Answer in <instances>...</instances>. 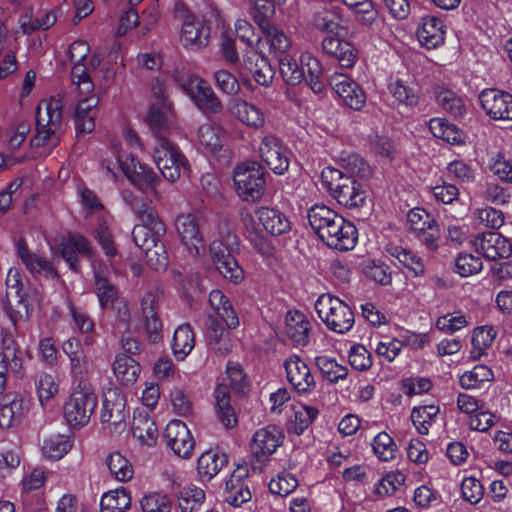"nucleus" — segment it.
Returning a JSON list of instances; mask_svg holds the SVG:
<instances>
[{"label": "nucleus", "mask_w": 512, "mask_h": 512, "mask_svg": "<svg viewBox=\"0 0 512 512\" xmlns=\"http://www.w3.org/2000/svg\"><path fill=\"white\" fill-rule=\"evenodd\" d=\"M72 448L68 436L57 434L46 438L43 442L42 452L45 457L53 460L61 459Z\"/></svg>", "instance_id": "57"}, {"label": "nucleus", "mask_w": 512, "mask_h": 512, "mask_svg": "<svg viewBox=\"0 0 512 512\" xmlns=\"http://www.w3.org/2000/svg\"><path fill=\"white\" fill-rule=\"evenodd\" d=\"M315 310L325 326L335 333L345 334L354 326L355 316L350 306L330 293L317 298Z\"/></svg>", "instance_id": "5"}, {"label": "nucleus", "mask_w": 512, "mask_h": 512, "mask_svg": "<svg viewBox=\"0 0 512 512\" xmlns=\"http://www.w3.org/2000/svg\"><path fill=\"white\" fill-rule=\"evenodd\" d=\"M174 113L170 101L155 102L151 105L148 124L155 136L156 143L160 137H165L164 134L169 129L173 122Z\"/></svg>", "instance_id": "33"}, {"label": "nucleus", "mask_w": 512, "mask_h": 512, "mask_svg": "<svg viewBox=\"0 0 512 512\" xmlns=\"http://www.w3.org/2000/svg\"><path fill=\"white\" fill-rule=\"evenodd\" d=\"M357 23L363 26H372L378 19V10L372 0H362L348 7Z\"/></svg>", "instance_id": "63"}, {"label": "nucleus", "mask_w": 512, "mask_h": 512, "mask_svg": "<svg viewBox=\"0 0 512 512\" xmlns=\"http://www.w3.org/2000/svg\"><path fill=\"white\" fill-rule=\"evenodd\" d=\"M180 40L187 48L202 49L209 43L210 28L203 20L188 13L183 20Z\"/></svg>", "instance_id": "24"}, {"label": "nucleus", "mask_w": 512, "mask_h": 512, "mask_svg": "<svg viewBox=\"0 0 512 512\" xmlns=\"http://www.w3.org/2000/svg\"><path fill=\"white\" fill-rule=\"evenodd\" d=\"M89 52L90 47L83 40L74 41L69 47V56L73 63L71 70L72 85L82 93H91L95 88L86 63Z\"/></svg>", "instance_id": "11"}, {"label": "nucleus", "mask_w": 512, "mask_h": 512, "mask_svg": "<svg viewBox=\"0 0 512 512\" xmlns=\"http://www.w3.org/2000/svg\"><path fill=\"white\" fill-rule=\"evenodd\" d=\"M202 223L203 217L199 212L181 213L175 219V229L181 242L195 256H199L204 250L200 231Z\"/></svg>", "instance_id": "12"}, {"label": "nucleus", "mask_w": 512, "mask_h": 512, "mask_svg": "<svg viewBox=\"0 0 512 512\" xmlns=\"http://www.w3.org/2000/svg\"><path fill=\"white\" fill-rule=\"evenodd\" d=\"M217 417L225 428H232L237 423V416L230 404V394L226 385L220 384L214 391Z\"/></svg>", "instance_id": "41"}, {"label": "nucleus", "mask_w": 512, "mask_h": 512, "mask_svg": "<svg viewBox=\"0 0 512 512\" xmlns=\"http://www.w3.org/2000/svg\"><path fill=\"white\" fill-rule=\"evenodd\" d=\"M226 464V457L214 450L200 455L197 461V472L203 481H210Z\"/></svg>", "instance_id": "46"}, {"label": "nucleus", "mask_w": 512, "mask_h": 512, "mask_svg": "<svg viewBox=\"0 0 512 512\" xmlns=\"http://www.w3.org/2000/svg\"><path fill=\"white\" fill-rule=\"evenodd\" d=\"M1 336L0 364L11 373L20 375L24 364V352L10 332L3 330Z\"/></svg>", "instance_id": "32"}, {"label": "nucleus", "mask_w": 512, "mask_h": 512, "mask_svg": "<svg viewBox=\"0 0 512 512\" xmlns=\"http://www.w3.org/2000/svg\"><path fill=\"white\" fill-rule=\"evenodd\" d=\"M81 99L78 100L74 112V124L77 134L91 133L95 129V119L98 114L99 98L94 90L91 93H82L77 90Z\"/></svg>", "instance_id": "21"}, {"label": "nucleus", "mask_w": 512, "mask_h": 512, "mask_svg": "<svg viewBox=\"0 0 512 512\" xmlns=\"http://www.w3.org/2000/svg\"><path fill=\"white\" fill-rule=\"evenodd\" d=\"M496 332L492 326H480L473 330L472 333V349L470 358L473 360L480 359L486 354L495 339Z\"/></svg>", "instance_id": "48"}, {"label": "nucleus", "mask_w": 512, "mask_h": 512, "mask_svg": "<svg viewBox=\"0 0 512 512\" xmlns=\"http://www.w3.org/2000/svg\"><path fill=\"white\" fill-rule=\"evenodd\" d=\"M386 251L405 268L410 270L414 276L417 277L424 274L425 268L423 260L412 251L396 245L388 246Z\"/></svg>", "instance_id": "50"}, {"label": "nucleus", "mask_w": 512, "mask_h": 512, "mask_svg": "<svg viewBox=\"0 0 512 512\" xmlns=\"http://www.w3.org/2000/svg\"><path fill=\"white\" fill-rule=\"evenodd\" d=\"M283 434L276 426H267L258 429L250 443V450L261 464L265 463L277 448L282 444Z\"/></svg>", "instance_id": "20"}, {"label": "nucleus", "mask_w": 512, "mask_h": 512, "mask_svg": "<svg viewBox=\"0 0 512 512\" xmlns=\"http://www.w3.org/2000/svg\"><path fill=\"white\" fill-rule=\"evenodd\" d=\"M321 180L323 187L340 205L352 209L364 204L366 191L353 176H348L339 169L326 167L322 170Z\"/></svg>", "instance_id": "3"}, {"label": "nucleus", "mask_w": 512, "mask_h": 512, "mask_svg": "<svg viewBox=\"0 0 512 512\" xmlns=\"http://www.w3.org/2000/svg\"><path fill=\"white\" fill-rule=\"evenodd\" d=\"M328 83L344 106L355 111H360L365 106L364 90L348 75L335 72L329 76Z\"/></svg>", "instance_id": "15"}, {"label": "nucleus", "mask_w": 512, "mask_h": 512, "mask_svg": "<svg viewBox=\"0 0 512 512\" xmlns=\"http://www.w3.org/2000/svg\"><path fill=\"white\" fill-rule=\"evenodd\" d=\"M209 326L206 337L209 347L220 355H226L231 351L232 345L229 333L218 322L215 316L209 315Z\"/></svg>", "instance_id": "42"}, {"label": "nucleus", "mask_w": 512, "mask_h": 512, "mask_svg": "<svg viewBox=\"0 0 512 512\" xmlns=\"http://www.w3.org/2000/svg\"><path fill=\"white\" fill-rule=\"evenodd\" d=\"M16 252L23 265L34 277H44L47 279L58 277V273L52 263L44 256L31 252L24 239L17 241Z\"/></svg>", "instance_id": "25"}, {"label": "nucleus", "mask_w": 512, "mask_h": 512, "mask_svg": "<svg viewBox=\"0 0 512 512\" xmlns=\"http://www.w3.org/2000/svg\"><path fill=\"white\" fill-rule=\"evenodd\" d=\"M429 130L438 139L452 144L460 145L465 141V135L455 124L442 117H435L428 122Z\"/></svg>", "instance_id": "40"}, {"label": "nucleus", "mask_w": 512, "mask_h": 512, "mask_svg": "<svg viewBox=\"0 0 512 512\" xmlns=\"http://www.w3.org/2000/svg\"><path fill=\"white\" fill-rule=\"evenodd\" d=\"M95 283L94 289L102 308H108L114 305L117 300L118 292L115 285L100 270L94 271Z\"/></svg>", "instance_id": "49"}, {"label": "nucleus", "mask_w": 512, "mask_h": 512, "mask_svg": "<svg viewBox=\"0 0 512 512\" xmlns=\"http://www.w3.org/2000/svg\"><path fill=\"white\" fill-rule=\"evenodd\" d=\"M163 437L166 444L177 456L188 459L191 457L195 441L187 427L180 420H171L164 430Z\"/></svg>", "instance_id": "18"}, {"label": "nucleus", "mask_w": 512, "mask_h": 512, "mask_svg": "<svg viewBox=\"0 0 512 512\" xmlns=\"http://www.w3.org/2000/svg\"><path fill=\"white\" fill-rule=\"evenodd\" d=\"M311 323L304 313L290 310L285 316V336L296 346H306L309 342Z\"/></svg>", "instance_id": "31"}, {"label": "nucleus", "mask_w": 512, "mask_h": 512, "mask_svg": "<svg viewBox=\"0 0 512 512\" xmlns=\"http://www.w3.org/2000/svg\"><path fill=\"white\" fill-rule=\"evenodd\" d=\"M446 169L448 177L460 185L471 184L475 181V170L463 160L451 161Z\"/></svg>", "instance_id": "60"}, {"label": "nucleus", "mask_w": 512, "mask_h": 512, "mask_svg": "<svg viewBox=\"0 0 512 512\" xmlns=\"http://www.w3.org/2000/svg\"><path fill=\"white\" fill-rule=\"evenodd\" d=\"M407 224L411 232L430 250L438 247L440 230L437 222L426 210L414 208L407 214Z\"/></svg>", "instance_id": "14"}, {"label": "nucleus", "mask_w": 512, "mask_h": 512, "mask_svg": "<svg viewBox=\"0 0 512 512\" xmlns=\"http://www.w3.org/2000/svg\"><path fill=\"white\" fill-rule=\"evenodd\" d=\"M172 351L177 360L183 361L194 349L195 335L189 324L176 328L172 339Z\"/></svg>", "instance_id": "45"}, {"label": "nucleus", "mask_w": 512, "mask_h": 512, "mask_svg": "<svg viewBox=\"0 0 512 512\" xmlns=\"http://www.w3.org/2000/svg\"><path fill=\"white\" fill-rule=\"evenodd\" d=\"M289 383L300 393H308L315 388V380L308 365L297 355L284 362Z\"/></svg>", "instance_id": "27"}, {"label": "nucleus", "mask_w": 512, "mask_h": 512, "mask_svg": "<svg viewBox=\"0 0 512 512\" xmlns=\"http://www.w3.org/2000/svg\"><path fill=\"white\" fill-rule=\"evenodd\" d=\"M483 269L481 258L470 253H459L455 258L454 271L461 277H470Z\"/></svg>", "instance_id": "62"}, {"label": "nucleus", "mask_w": 512, "mask_h": 512, "mask_svg": "<svg viewBox=\"0 0 512 512\" xmlns=\"http://www.w3.org/2000/svg\"><path fill=\"white\" fill-rule=\"evenodd\" d=\"M141 368L137 361L125 354L117 355L113 363L115 377L126 386L134 384L140 374Z\"/></svg>", "instance_id": "44"}, {"label": "nucleus", "mask_w": 512, "mask_h": 512, "mask_svg": "<svg viewBox=\"0 0 512 512\" xmlns=\"http://www.w3.org/2000/svg\"><path fill=\"white\" fill-rule=\"evenodd\" d=\"M372 450L378 460L389 462L396 458L397 445L385 431L379 432L372 440Z\"/></svg>", "instance_id": "56"}, {"label": "nucleus", "mask_w": 512, "mask_h": 512, "mask_svg": "<svg viewBox=\"0 0 512 512\" xmlns=\"http://www.w3.org/2000/svg\"><path fill=\"white\" fill-rule=\"evenodd\" d=\"M62 125V101L51 97L39 103L36 112V133L31 139V146L43 148L49 153L60 141Z\"/></svg>", "instance_id": "1"}, {"label": "nucleus", "mask_w": 512, "mask_h": 512, "mask_svg": "<svg viewBox=\"0 0 512 512\" xmlns=\"http://www.w3.org/2000/svg\"><path fill=\"white\" fill-rule=\"evenodd\" d=\"M259 155L262 161L276 175H283L290 165V151L282 141L272 134L261 138Z\"/></svg>", "instance_id": "13"}, {"label": "nucleus", "mask_w": 512, "mask_h": 512, "mask_svg": "<svg viewBox=\"0 0 512 512\" xmlns=\"http://www.w3.org/2000/svg\"><path fill=\"white\" fill-rule=\"evenodd\" d=\"M311 25L317 31L327 35H339V31L342 29L340 15L328 9L316 12L311 20Z\"/></svg>", "instance_id": "51"}, {"label": "nucleus", "mask_w": 512, "mask_h": 512, "mask_svg": "<svg viewBox=\"0 0 512 512\" xmlns=\"http://www.w3.org/2000/svg\"><path fill=\"white\" fill-rule=\"evenodd\" d=\"M209 305L214 316L219 317L230 329L239 326V318L227 296L219 289H214L209 294Z\"/></svg>", "instance_id": "37"}, {"label": "nucleus", "mask_w": 512, "mask_h": 512, "mask_svg": "<svg viewBox=\"0 0 512 512\" xmlns=\"http://www.w3.org/2000/svg\"><path fill=\"white\" fill-rule=\"evenodd\" d=\"M166 233V225L157 213L150 211L146 214L144 223L136 225L132 231V238L136 246L142 251L152 248L161 242Z\"/></svg>", "instance_id": "19"}, {"label": "nucleus", "mask_w": 512, "mask_h": 512, "mask_svg": "<svg viewBox=\"0 0 512 512\" xmlns=\"http://www.w3.org/2000/svg\"><path fill=\"white\" fill-rule=\"evenodd\" d=\"M339 227L336 228V231L331 235V240H324L328 247L339 250V251H348L355 247L358 233L357 229L353 223L347 221L342 216L339 220Z\"/></svg>", "instance_id": "38"}, {"label": "nucleus", "mask_w": 512, "mask_h": 512, "mask_svg": "<svg viewBox=\"0 0 512 512\" xmlns=\"http://www.w3.org/2000/svg\"><path fill=\"white\" fill-rule=\"evenodd\" d=\"M233 180L235 190L243 201H258L265 192V171L257 162L237 165L234 169Z\"/></svg>", "instance_id": "7"}, {"label": "nucleus", "mask_w": 512, "mask_h": 512, "mask_svg": "<svg viewBox=\"0 0 512 512\" xmlns=\"http://www.w3.org/2000/svg\"><path fill=\"white\" fill-rule=\"evenodd\" d=\"M157 295L151 291L146 292L141 299V312L144 329L151 343H158L162 339V322L157 315Z\"/></svg>", "instance_id": "29"}, {"label": "nucleus", "mask_w": 512, "mask_h": 512, "mask_svg": "<svg viewBox=\"0 0 512 512\" xmlns=\"http://www.w3.org/2000/svg\"><path fill=\"white\" fill-rule=\"evenodd\" d=\"M173 79L198 110L210 114H220L223 111L220 98L204 78L181 67L174 70Z\"/></svg>", "instance_id": "2"}, {"label": "nucleus", "mask_w": 512, "mask_h": 512, "mask_svg": "<svg viewBox=\"0 0 512 512\" xmlns=\"http://www.w3.org/2000/svg\"><path fill=\"white\" fill-rule=\"evenodd\" d=\"M209 253L216 269L225 279L235 284L244 279L243 269L221 240H214L210 244Z\"/></svg>", "instance_id": "17"}, {"label": "nucleus", "mask_w": 512, "mask_h": 512, "mask_svg": "<svg viewBox=\"0 0 512 512\" xmlns=\"http://www.w3.org/2000/svg\"><path fill=\"white\" fill-rule=\"evenodd\" d=\"M315 364L320 370L322 376L331 383H337L348 375V368L337 363V361L329 356L320 355L315 358Z\"/></svg>", "instance_id": "53"}, {"label": "nucleus", "mask_w": 512, "mask_h": 512, "mask_svg": "<svg viewBox=\"0 0 512 512\" xmlns=\"http://www.w3.org/2000/svg\"><path fill=\"white\" fill-rule=\"evenodd\" d=\"M197 138L207 151L216 153L222 149L226 141V132L221 125L206 122L198 128Z\"/></svg>", "instance_id": "39"}, {"label": "nucleus", "mask_w": 512, "mask_h": 512, "mask_svg": "<svg viewBox=\"0 0 512 512\" xmlns=\"http://www.w3.org/2000/svg\"><path fill=\"white\" fill-rule=\"evenodd\" d=\"M444 25L436 16H426L421 19L417 29V37L420 44L427 49L437 48L444 42Z\"/></svg>", "instance_id": "35"}, {"label": "nucleus", "mask_w": 512, "mask_h": 512, "mask_svg": "<svg viewBox=\"0 0 512 512\" xmlns=\"http://www.w3.org/2000/svg\"><path fill=\"white\" fill-rule=\"evenodd\" d=\"M280 74L283 80L289 85H297L302 82L305 77V72L297 61L289 55H284L279 60Z\"/></svg>", "instance_id": "61"}, {"label": "nucleus", "mask_w": 512, "mask_h": 512, "mask_svg": "<svg viewBox=\"0 0 512 512\" xmlns=\"http://www.w3.org/2000/svg\"><path fill=\"white\" fill-rule=\"evenodd\" d=\"M243 64L258 85L264 88L272 85L275 70L264 55L257 50H246L243 54Z\"/></svg>", "instance_id": "28"}, {"label": "nucleus", "mask_w": 512, "mask_h": 512, "mask_svg": "<svg viewBox=\"0 0 512 512\" xmlns=\"http://www.w3.org/2000/svg\"><path fill=\"white\" fill-rule=\"evenodd\" d=\"M435 98L437 104L442 110L454 116H461L465 112L463 99L454 91L447 88H437L435 90Z\"/></svg>", "instance_id": "55"}, {"label": "nucleus", "mask_w": 512, "mask_h": 512, "mask_svg": "<svg viewBox=\"0 0 512 512\" xmlns=\"http://www.w3.org/2000/svg\"><path fill=\"white\" fill-rule=\"evenodd\" d=\"M106 465L111 475L118 481L127 482L133 478L131 462L121 453L112 452L106 458Z\"/></svg>", "instance_id": "52"}, {"label": "nucleus", "mask_w": 512, "mask_h": 512, "mask_svg": "<svg viewBox=\"0 0 512 512\" xmlns=\"http://www.w3.org/2000/svg\"><path fill=\"white\" fill-rule=\"evenodd\" d=\"M132 434L141 444L152 446L158 438V429L155 422L147 415L138 413L132 422Z\"/></svg>", "instance_id": "43"}, {"label": "nucleus", "mask_w": 512, "mask_h": 512, "mask_svg": "<svg viewBox=\"0 0 512 512\" xmlns=\"http://www.w3.org/2000/svg\"><path fill=\"white\" fill-rule=\"evenodd\" d=\"M493 379L492 370L483 364L474 366L471 370L463 373L459 379L460 385L464 389H477L482 383Z\"/></svg>", "instance_id": "58"}, {"label": "nucleus", "mask_w": 512, "mask_h": 512, "mask_svg": "<svg viewBox=\"0 0 512 512\" xmlns=\"http://www.w3.org/2000/svg\"><path fill=\"white\" fill-rule=\"evenodd\" d=\"M116 163L104 160L102 169L110 179H116L117 170L121 169L127 178L141 190L151 189L155 192L159 177L145 164H141L133 155H126L114 146Z\"/></svg>", "instance_id": "4"}, {"label": "nucleus", "mask_w": 512, "mask_h": 512, "mask_svg": "<svg viewBox=\"0 0 512 512\" xmlns=\"http://www.w3.org/2000/svg\"><path fill=\"white\" fill-rule=\"evenodd\" d=\"M153 158L163 177L171 182L178 180L189 167L185 156L166 137H160L155 144Z\"/></svg>", "instance_id": "10"}, {"label": "nucleus", "mask_w": 512, "mask_h": 512, "mask_svg": "<svg viewBox=\"0 0 512 512\" xmlns=\"http://www.w3.org/2000/svg\"><path fill=\"white\" fill-rule=\"evenodd\" d=\"M126 399L117 387L103 391L100 420L102 426L113 434H120L126 428Z\"/></svg>", "instance_id": "8"}, {"label": "nucleus", "mask_w": 512, "mask_h": 512, "mask_svg": "<svg viewBox=\"0 0 512 512\" xmlns=\"http://www.w3.org/2000/svg\"><path fill=\"white\" fill-rule=\"evenodd\" d=\"M473 245L477 253L492 261L499 258H508L512 254L510 241L496 232H488L476 236Z\"/></svg>", "instance_id": "23"}, {"label": "nucleus", "mask_w": 512, "mask_h": 512, "mask_svg": "<svg viewBox=\"0 0 512 512\" xmlns=\"http://www.w3.org/2000/svg\"><path fill=\"white\" fill-rule=\"evenodd\" d=\"M143 512H171V501L165 494L159 492L144 495L140 501Z\"/></svg>", "instance_id": "64"}, {"label": "nucleus", "mask_w": 512, "mask_h": 512, "mask_svg": "<svg viewBox=\"0 0 512 512\" xmlns=\"http://www.w3.org/2000/svg\"><path fill=\"white\" fill-rule=\"evenodd\" d=\"M438 414L439 407L435 405L414 407L411 412V420L418 433L427 435Z\"/></svg>", "instance_id": "54"}, {"label": "nucleus", "mask_w": 512, "mask_h": 512, "mask_svg": "<svg viewBox=\"0 0 512 512\" xmlns=\"http://www.w3.org/2000/svg\"><path fill=\"white\" fill-rule=\"evenodd\" d=\"M101 512H126L131 506V496L124 487L105 493L100 502Z\"/></svg>", "instance_id": "47"}, {"label": "nucleus", "mask_w": 512, "mask_h": 512, "mask_svg": "<svg viewBox=\"0 0 512 512\" xmlns=\"http://www.w3.org/2000/svg\"><path fill=\"white\" fill-rule=\"evenodd\" d=\"M479 102L486 115L493 120H512V94L488 88L479 94Z\"/></svg>", "instance_id": "16"}, {"label": "nucleus", "mask_w": 512, "mask_h": 512, "mask_svg": "<svg viewBox=\"0 0 512 512\" xmlns=\"http://www.w3.org/2000/svg\"><path fill=\"white\" fill-rule=\"evenodd\" d=\"M77 194L79 196L80 203L83 211L85 212V215L87 217L94 214L98 216V223L94 230V236L98 240V243L100 244L104 253L109 258L115 257L117 255V249L114 245L112 235L104 217L103 204L99 200L96 193L83 184L78 185Z\"/></svg>", "instance_id": "6"}, {"label": "nucleus", "mask_w": 512, "mask_h": 512, "mask_svg": "<svg viewBox=\"0 0 512 512\" xmlns=\"http://www.w3.org/2000/svg\"><path fill=\"white\" fill-rule=\"evenodd\" d=\"M229 115L253 129H260L265 125V114L261 108L242 98H232L227 105Z\"/></svg>", "instance_id": "26"}, {"label": "nucleus", "mask_w": 512, "mask_h": 512, "mask_svg": "<svg viewBox=\"0 0 512 512\" xmlns=\"http://www.w3.org/2000/svg\"><path fill=\"white\" fill-rule=\"evenodd\" d=\"M61 254L69 267L73 271H78L80 268L78 256L90 258L92 255V248L90 242L85 237L73 234L62 243Z\"/></svg>", "instance_id": "34"}, {"label": "nucleus", "mask_w": 512, "mask_h": 512, "mask_svg": "<svg viewBox=\"0 0 512 512\" xmlns=\"http://www.w3.org/2000/svg\"><path fill=\"white\" fill-rule=\"evenodd\" d=\"M247 476V470L239 467L226 481L224 498L229 505L239 507L251 500L252 495L246 483Z\"/></svg>", "instance_id": "30"}, {"label": "nucleus", "mask_w": 512, "mask_h": 512, "mask_svg": "<svg viewBox=\"0 0 512 512\" xmlns=\"http://www.w3.org/2000/svg\"><path fill=\"white\" fill-rule=\"evenodd\" d=\"M256 216L264 230L272 236H280L290 231L289 218L277 208L260 207Z\"/></svg>", "instance_id": "36"}, {"label": "nucleus", "mask_w": 512, "mask_h": 512, "mask_svg": "<svg viewBox=\"0 0 512 512\" xmlns=\"http://www.w3.org/2000/svg\"><path fill=\"white\" fill-rule=\"evenodd\" d=\"M97 397L93 389L79 384L64 406V417L74 428L85 426L95 410Z\"/></svg>", "instance_id": "9"}, {"label": "nucleus", "mask_w": 512, "mask_h": 512, "mask_svg": "<svg viewBox=\"0 0 512 512\" xmlns=\"http://www.w3.org/2000/svg\"><path fill=\"white\" fill-rule=\"evenodd\" d=\"M269 43L270 52L274 55H284L291 48L290 38L277 27L270 25L262 29Z\"/></svg>", "instance_id": "59"}, {"label": "nucleus", "mask_w": 512, "mask_h": 512, "mask_svg": "<svg viewBox=\"0 0 512 512\" xmlns=\"http://www.w3.org/2000/svg\"><path fill=\"white\" fill-rule=\"evenodd\" d=\"M308 221L318 238L324 240H331V235L336 231L339 226L341 215L325 205H314L308 211Z\"/></svg>", "instance_id": "22"}]
</instances>
